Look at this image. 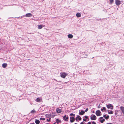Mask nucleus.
<instances>
[{
    "label": "nucleus",
    "mask_w": 124,
    "mask_h": 124,
    "mask_svg": "<svg viewBox=\"0 0 124 124\" xmlns=\"http://www.w3.org/2000/svg\"><path fill=\"white\" fill-rule=\"evenodd\" d=\"M61 77L62 78H64L66 77L68 75L67 73L64 72H62L60 73Z\"/></svg>",
    "instance_id": "1"
},
{
    "label": "nucleus",
    "mask_w": 124,
    "mask_h": 124,
    "mask_svg": "<svg viewBox=\"0 0 124 124\" xmlns=\"http://www.w3.org/2000/svg\"><path fill=\"white\" fill-rule=\"evenodd\" d=\"M106 107L107 108L110 109H112L113 108V106L110 104H107Z\"/></svg>",
    "instance_id": "2"
},
{
    "label": "nucleus",
    "mask_w": 124,
    "mask_h": 124,
    "mask_svg": "<svg viewBox=\"0 0 124 124\" xmlns=\"http://www.w3.org/2000/svg\"><path fill=\"white\" fill-rule=\"evenodd\" d=\"M90 118L91 120H95L96 119V117L94 115H92L91 116Z\"/></svg>",
    "instance_id": "3"
},
{
    "label": "nucleus",
    "mask_w": 124,
    "mask_h": 124,
    "mask_svg": "<svg viewBox=\"0 0 124 124\" xmlns=\"http://www.w3.org/2000/svg\"><path fill=\"white\" fill-rule=\"evenodd\" d=\"M96 114L97 116H99L101 115V113L100 110H98L96 111Z\"/></svg>",
    "instance_id": "4"
},
{
    "label": "nucleus",
    "mask_w": 124,
    "mask_h": 124,
    "mask_svg": "<svg viewBox=\"0 0 124 124\" xmlns=\"http://www.w3.org/2000/svg\"><path fill=\"white\" fill-rule=\"evenodd\" d=\"M75 120V118L74 117H70V122L71 123L73 122Z\"/></svg>",
    "instance_id": "5"
},
{
    "label": "nucleus",
    "mask_w": 124,
    "mask_h": 124,
    "mask_svg": "<svg viewBox=\"0 0 124 124\" xmlns=\"http://www.w3.org/2000/svg\"><path fill=\"white\" fill-rule=\"evenodd\" d=\"M63 118L65 121H67V120L69 118L68 116L67 117L66 115H65L64 116Z\"/></svg>",
    "instance_id": "6"
},
{
    "label": "nucleus",
    "mask_w": 124,
    "mask_h": 124,
    "mask_svg": "<svg viewBox=\"0 0 124 124\" xmlns=\"http://www.w3.org/2000/svg\"><path fill=\"white\" fill-rule=\"evenodd\" d=\"M116 4L117 5H119L120 4V1L119 0H116Z\"/></svg>",
    "instance_id": "7"
},
{
    "label": "nucleus",
    "mask_w": 124,
    "mask_h": 124,
    "mask_svg": "<svg viewBox=\"0 0 124 124\" xmlns=\"http://www.w3.org/2000/svg\"><path fill=\"white\" fill-rule=\"evenodd\" d=\"M100 122L101 123H102L105 121L104 119H103V117H100Z\"/></svg>",
    "instance_id": "8"
},
{
    "label": "nucleus",
    "mask_w": 124,
    "mask_h": 124,
    "mask_svg": "<svg viewBox=\"0 0 124 124\" xmlns=\"http://www.w3.org/2000/svg\"><path fill=\"white\" fill-rule=\"evenodd\" d=\"M32 16V15L30 13H29L26 14L25 16L26 17H31Z\"/></svg>",
    "instance_id": "9"
},
{
    "label": "nucleus",
    "mask_w": 124,
    "mask_h": 124,
    "mask_svg": "<svg viewBox=\"0 0 124 124\" xmlns=\"http://www.w3.org/2000/svg\"><path fill=\"white\" fill-rule=\"evenodd\" d=\"M56 111L58 113H60L62 112L61 110V109L58 108H56Z\"/></svg>",
    "instance_id": "10"
},
{
    "label": "nucleus",
    "mask_w": 124,
    "mask_h": 124,
    "mask_svg": "<svg viewBox=\"0 0 124 124\" xmlns=\"http://www.w3.org/2000/svg\"><path fill=\"white\" fill-rule=\"evenodd\" d=\"M78 118V119L79 120H81L82 119L81 117H80V116H79L78 115L77 116L76 118V121H77V119Z\"/></svg>",
    "instance_id": "11"
},
{
    "label": "nucleus",
    "mask_w": 124,
    "mask_h": 124,
    "mask_svg": "<svg viewBox=\"0 0 124 124\" xmlns=\"http://www.w3.org/2000/svg\"><path fill=\"white\" fill-rule=\"evenodd\" d=\"M81 14L79 13H78L76 14V16L78 17H79L81 16Z\"/></svg>",
    "instance_id": "12"
},
{
    "label": "nucleus",
    "mask_w": 124,
    "mask_h": 124,
    "mask_svg": "<svg viewBox=\"0 0 124 124\" xmlns=\"http://www.w3.org/2000/svg\"><path fill=\"white\" fill-rule=\"evenodd\" d=\"M106 116V115H105L103 116V117H104L106 119H107L109 118V116L108 115H107V116Z\"/></svg>",
    "instance_id": "13"
},
{
    "label": "nucleus",
    "mask_w": 124,
    "mask_h": 124,
    "mask_svg": "<svg viewBox=\"0 0 124 124\" xmlns=\"http://www.w3.org/2000/svg\"><path fill=\"white\" fill-rule=\"evenodd\" d=\"M42 101V99L41 98H38L36 99V101L37 102H39L41 101Z\"/></svg>",
    "instance_id": "14"
},
{
    "label": "nucleus",
    "mask_w": 124,
    "mask_h": 124,
    "mask_svg": "<svg viewBox=\"0 0 124 124\" xmlns=\"http://www.w3.org/2000/svg\"><path fill=\"white\" fill-rule=\"evenodd\" d=\"M85 113L84 111H83V110L81 111V112H79V114L80 115H83Z\"/></svg>",
    "instance_id": "15"
},
{
    "label": "nucleus",
    "mask_w": 124,
    "mask_h": 124,
    "mask_svg": "<svg viewBox=\"0 0 124 124\" xmlns=\"http://www.w3.org/2000/svg\"><path fill=\"white\" fill-rule=\"evenodd\" d=\"M7 64L6 63H3L2 64V67L3 68H5L7 67Z\"/></svg>",
    "instance_id": "16"
},
{
    "label": "nucleus",
    "mask_w": 124,
    "mask_h": 124,
    "mask_svg": "<svg viewBox=\"0 0 124 124\" xmlns=\"http://www.w3.org/2000/svg\"><path fill=\"white\" fill-rule=\"evenodd\" d=\"M84 117H85V118H83V120L84 121L86 122V121L87 119L88 118V116H85Z\"/></svg>",
    "instance_id": "17"
},
{
    "label": "nucleus",
    "mask_w": 124,
    "mask_h": 124,
    "mask_svg": "<svg viewBox=\"0 0 124 124\" xmlns=\"http://www.w3.org/2000/svg\"><path fill=\"white\" fill-rule=\"evenodd\" d=\"M43 25H38V28L39 29H41L42 28L43 26Z\"/></svg>",
    "instance_id": "18"
},
{
    "label": "nucleus",
    "mask_w": 124,
    "mask_h": 124,
    "mask_svg": "<svg viewBox=\"0 0 124 124\" xmlns=\"http://www.w3.org/2000/svg\"><path fill=\"white\" fill-rule=\"evenodd\" d=\"M68 38L70 39H71L73 37V36L72 34H69L68 35Z\"/></svg>",
    "instance_id": "19"
},
{
    "label": "nucleus",
    "mask_w": 124,
    "mask_h": 124,
    "mask_svg": "<svg viewBox=\"0 0 124 124\" xmlns=\"http://www.w3.org/2000/svg\"><path fill=\"white\" fill-rule=\"evenodd\" d=\"M121 110L122 111V112L123 114H124V107H120Z\"/></svg>",
    "instance_id": "20"
},
{
    "label": "nucleus",
    "mask_w": 124,
    "mask_h": 124,
    "mask_svg": "<svg viewBox=\"0 0 124 124\" xmlns=\"http://www.w3.org/2000/svg\"><path fill=\"white\" fill-rule=\"evenodd\" d=\"M36 112V111H35L34 109H33L31 111L30 113L31 114H34Z\"/></svg>",
    "instance_id": "21"
},
{
    "label": "nucleus",
    "mask_w": 124,
    "mask_h": 124,
    "mask_svg": "<svg viewBox=\"0 0 124 124\" xmlns=\"http://www.w3.org/2000/svg\"><path fill=\"white\" fill-rule=\"evenodd\" d=\"M35 123L36 124H39L40 123V121L38 120H35Z\"/></svg>",
    "instance_id": "22"
},
{
    "label": "nucleus",
    "mask_w": 124,
    "mask_h": 124,
    "mask_svg": "<svg viewBox=\"0 0 124 124\" xmlns=\"http://www.w3.org/2000/svg\"><path fill=\"white\" fill-rule=\"evenodd\" d=\"M106 109L105 107H102L101 109V110L102 111H103V110H104V111H105L106 110Z\"/></svg>",
    "instance_id": "23"
},
{
    "label": "nucleus",
    "mask_w": 124,
    "mask_h": 124,
    "mask_svg": "<svg viewBox=\"0 0 124 124\" xmlns=\"http://www.w3.org/2000/svg\"><path fill=\"white\" fill-rule=\"evenodd\" d=\"M108 113L109 114H113V111H112V110H111L109 112V111H108Z\"/></svg>",
    "instance_id": "24"
},
{
    "label": "nucleus",
    "mask_w": 124,
    "mask_h": 124,
    "mask_svg": "<svg viewBox=\"0 0 124 124\" xmlns=\"http://www.w3.org/2000/svg\"><path fill=\"white\" fill-rule=\"evenodd\" d=\"M45 116L46 117H49L50 116V115L49 114H46V115Z\"/></svg>",
    "instance_id": "25"
},
{
    "label": "nucleus",
    "mask_w": 124,
    "mask_h": 124,
    "mask_svg": "<svg viewBox=\"0 0 124 124\" xmlns=\"http://www.w3.org/2000/svg\"><path fill=\"white\" fill-rule=\"evenodd\" d=\"M56 122L57 123H59L61 121L60 120H59L58 119H57L56 120Z\"/></svg>",
    "instance_id": "26"
},
{
    "label": "nucleus",
    "mask_w": 124,
    "mask_h": 124,
    "mask_svg": "<svg viewBox=\"0 0 124 124\" xmlns=\"http://www.w3.org/2000/svg\"><path fill=\"white\" fill-rule=\"evenodd\" d=\"M110 3L111 4H112V3L113 2L114 0H110Z\"/></svg>",
    "instance_id": "27"
},
{
    "label": "nucleus",
    "mask_w": 124,
    "mask_h": 124,
    "mask_svg": "<svg viewBox=\"0 0 124 124\" xmlns=\"http://www.w3.org/2000/svg\"><path fill=\"white\" fill-rule=\"evenodd\" d=\"M40 120H45V118H40Z\"/></svg>",
    "instance_id": "28"
},
{
    "label": "nucleus",
    "mask_w": 124,
    "mask_h": 124,
    "mask_svg": "<svg viewBox=\"0 0 124 124\" xmlns=\"http://www.w3.org/2000/svg\"><path fill=\"white\" fill-rule=\"evenodd\" d=\"M50 119H51V118H49V119H47V121L48 122H49L50 121Z\"/></svg>",
    "instance_id": "29"
},
{
    "label": "nucleus",
    "mask_w": 124,
    "mask_h": 124,
    "mask_svg": "<svg viewBox=\"0 0 124 124\" xmlns=\"http://www.w3.org/2000/svg\"><path fill=\"white\" fill-rule=\"evenodd\" d=\"M88 108H87L86 109V110L84 112H86L87 111H88Z\"/></svg>",
    "instance_id": "30"
},
{
    "label": "nucleus",
    "mask_w": 124,
    "mask_h": 124,
    "mask_svg": "<svg viewBox=\"0 0 124 124\" xmlns=\"http://www.w3.org/2000/svg\"><path fill=\"white\" fill-rule=\"evenodd\" d=\"M92 124H96L94 121L92 122Z\"/></svg>",
    "instance_id": "31"
},
{
    "label": "nucleus",
    "mask_w": 124,
    "mask_h": 124,
    "mask_svg": "<svg viewBox=\"0 0 124 124\" xmlns=\"http://www.w3.org/2000/svg\"><path fill=\"white\" fill-rule=\"evenodd\" d=\"M73 115V113H71L70 114V116H72Z\"/></svg>",
    "instance_id": "32"
},
{
    "label": "nucleus",
    "mask_w": 124,
    "mask_h": 124,
    "mask_svg": "<svg viewBox=\"0 0 124 124\" xmlns=\"http://www.w3.org/2000/svg\"><path fill=\"white\" fill-rule=\"evenodd\" d=\"M87 124H91V123L90 122H89Z\"/></svg>",
    "instance_id": "33"
},
{
    "label": "nucleus",
    "mask_w": 124,
    "mask_h": 124,
    "mask_svg": "<svg viewBox=\"0 0 124 124\" xmlns=\"http://www.w3.org/2000/svg\"><path fill=\"white\" fill-rule=\"evenodd\" d=\"M80 124H85L83 122H82L80 123Z\"/></svg>",
    "instance_id": "34"
},
{
    "label": "nucleus",
    "mask_w": 124,
    "mask_h": 124,
    "mask_svg": "<svg viewBox=\"0 0 124 124\" xmlns=\"http://www.w3.org/2000/svg\"><path fill=\"white\" fill-rule=\"evenodd\" d=\"M73 117H74L75 116V114H73Z\"/></svg>",
    "instance_id": "35"
},
{
    "label": "nucleus",
    "mask_w": 124,
    "mask_h": 124,
    "mask_svg": "<svg viewBox=\"0 0 124 124\" xmlns=\"http://www.w3.org/2000/svg\"><path fill=\"white\" fill-rule=\"evenodd\" d=\"M53 124H56V123L55 122V123H54Z\"/></svg>",
    "instance_id": "36"
},
{
    "label": "nucleus",
    "mask_w": 124,
    "mask_h": 124,
    "mask_svg": "<svg viewBox=\"0 0 124 124\" xmlns=\"http://www.w3.org/2000/svg\"><path fill=\"white\" fill-rule=\"evenodd\" d=\"M31 124H35L34 123H33Z\"/></svg>",
    "instance_id": "37"
},
{
    "label": "nucleus",
    "mask_w": 124,
    "mask_h": 124,
    "mask_svg": "<svg viewBox=\"0 0 124 124\" xmlns=\"http://www.w3.org/2000/svg\"><path fill=\"white\" fill-rule=\"evenodd\" d=\"M93 113H94V111H93Z\"/></svg>",
    "instance_id": "38"
},
{
    "label": "nucleus",
    "mask_w": 124,
    "mask_h": 124,
    "mask_svg": "<svg viewBox=\"0 0 124 124\" xmlns=\"http://www.w3.org/2000/svg\"><path fill=\"white\" fill-rule=\"evenodd\" d=\"M98 108H99V106L98 107Z\"/></svg>",
    "instance_id": "39"
},
{
    "label": "nucleus",
    "mask_w": 124,
    "mask_h": 124,
    "mask_svg": "<svg viewBox=\"0 0 124 124\" xmlns=\"http://www.w3.org/2000/svg\"><path fill=\"white\" fill-rule=\"evenodd\" d=\"M98 108H99V106L98 107Z\"/></svg>",
    "instance_id": "40"
},
{
    "label": "nucleus",
    "mask_w": 124,
    "mask_h": 124,
    "mask_svg": "<svg viewBox=\"0 0 124 124\" xmlns=\"http://www.w3.org/2000/svg\"><path fill=\"white\" fill-rule=\"evenodd\" d=\"M77 124V123H75V124Z\"/></svg>",
    "instance_id": "41"
},
{
    "label": "nucleus",
    "mask_w": 124,
    "mask_h": 124,
    "mask_svg": "<svg viewBox=\"0 0 124 124\" xmlns=\"http://www.w3.org/2000/svg\"><path fill=\"white\" fill-rule=\"evenodd\" d=\"M47 124H49V123H47Z\"/></svg>",
    "instance_id": "42"
}]
</instances>
